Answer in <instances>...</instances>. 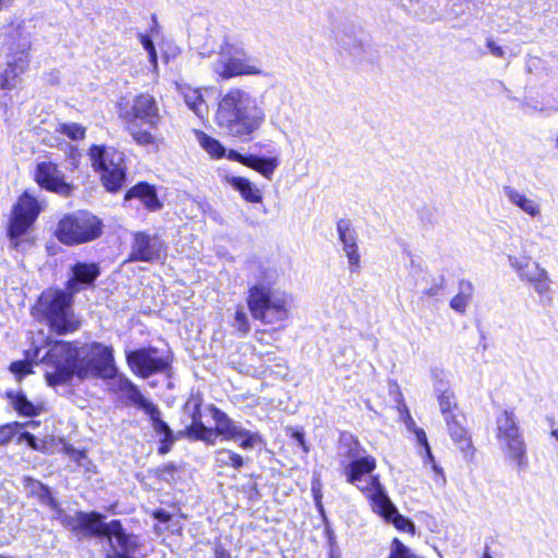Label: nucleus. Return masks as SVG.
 I'll list each match as a JSON object with an SVG mask.
<instances>
[{
  "mask_svg": "<svg viewBox=\"0 0 558 558\" xmlns=\"http://www.w3.org/2000/svg\"><path fill=\"white\" fill-rule=\"evenodd\" d=\"M435 396L438 401L440 413L444 418L450 415H456L457 401L453 391L449 388L448 384L444 380H437L434 385Z\"/></svg>",
  "mask_w": 558,
  "mask_h": 558,
  "instance_id": "a878e982",
  "label": "nucleus"
},
{
  "mask_svg": "<svg viewBox=\"0 0 558 558\" xmlns=\"http://www.w3.org/2000/svg\"><path fill=\"white\" fill-rule=\"evenodd\" d=\"M58 131L73 141H78L84 138L86 130L81 124L72 122L60 124Z\"/></svg>",
  "mask_w": 558,
  "mask_h": 558,
  "instance_id": "58836bf2",
  "label": "nucleus"
},
{
  "mask_svg": "<svg viewBox=\"0 0 558 558\" xmlns=\"http://www.w3.org/2000/svg\"><path fill=\"white\" fill-rule=\"evenodd\" d=\"M180 94L182 95L184 102L186 106L201 119H203L208 113V107L201 94V90L197 88H192L190 86H179L178 87Z\"/></svg>",
  "mask_w": 558,
  "mask_h": 558,
  "instance_id": "c85d7f7f",
  "label": "nucleus"
},
{
  "mask_svg": "<svg viewBox=\"0 0 558 558\" xmlns=\"http://www.w3.org/2000/svg\"><path fill=\"white\" fill-rule=\"evenodd\" d=\"M410 549L404 546L398 538L392 541L389 558H410Z\"/></svg>",
  "mask_w": 558,
  "mask_h": 558,
  "instance_id": "49530a36",
  "label": "nucleus"
},
{
  "mask_svg": "<svg viewBox=\"0 0 558 558\" xmlns=\"http://www.w3.org/2000/svg\"><path fill=\"white\" fill-rule=\"evenodd\" d=\"M539 272L541 274L535 275L527 282L538 295H544L550 290V280L545 268H542Z\"/></svg>",
  "mask_w": 558,
  "mask_h": 558,
  "instance_id": "e433bc0d",
  "label": "nucleus"
},
{
  "mask_svg": "<svg viewBox=\"0 0 558 558\" xmlns=\"http://www.w3.org/2000/svg\"><path fill=\"white\" fill-rule=\"evenodd\" d=\"M10 371L21 380L24 376L32 373V364L27 361H16L10 365Z\"/></svg>",
  "mask_w": 558,
  "mask_h": 558,
  "instance_id": "a18cd8bd",
  "label": "nucleus"
},
{
  "mask_svg": "<svg viewBox=\"0 0 558 558\" xmlns=\"http://www.w3.org/2000/svg\"><path fill=\"white\" fill-rule=\"evenodd\" d=\"M131 135L133 140L142 146L153 145L156 142L155 136L146 130H132Z\"/></svg>",
  "mask_w": 558,
  "mask_h": 558,
  "instance_id": "c03bdc74",
  "label": "nucleus"
},
{
  "mask_svg": "<svg viewBox=\"0 0 558 558\" xmlns=\"http://www.w3.org/2000/svg\"><path fill=\"white\" fill-rule=\"evenodd\" d=\"M7 397L20 415L34 416L38 414L37 408L27 400L22 391H8Z\"/></svg>",
  "mask_w": 558,
  "mask_h": 558,
  "instance_id": "72a5a7b5",
  "label": "nucleus"
},
{
  "mask_svg": "<svg viewBox=\"0 0 558 558\" xmlns=\"http://www.w3.org/2000/svg\"><path fill=\"white\" fill-rule=\"evenodd\" d=\"M474 294V286L471 281L462 279L458 283V292L450 300V307L458 314H465Z\"/></svg>",
  "mask_w": 558,
  "mask_h": 558,
  "instance_id": "cd10ccee",
  "label": "nucleus"
},
{
  "mask_svg": "<svg viewBox=\"0 0 558 558\" xmlns=\"http://www.w3.org/2000/svg\"><path fill=\"white\" fill-rule=\"evenodd\" d=\"M227 158L230 159V160H234V161H238L244 166H247V162H248V159H250V155L248 156H244L242 154H240L239 151L236 150H229L228 154H227Z\"/></svg>",
  "mask_w": 558,
  "mask_h": 558,
  "instance_id": "603ef678",
  "label": "nucleus"
},
{
  "mask_svg": "<svg viewBox=\"0 0 558 558\" xmlns=\"http://www.w3.org/2000/svg\"><path fill=\"white\" fill-rule=\"evenodd\" d=\"M51 510L54 511V519L59 520L62 525H64L65 527L72 530V531H75V532H80L81 533V511L77 512L75 515H70V514H66L59 506V504H57V508H52Z\"/></svg>",
  "mask_w": 558,
  "mask_h": 558,
  "instance_id": "c9c22d12",
  "label": "nucleus"
},
{
  "mask_svg": "<svg viewBox=\"0 0 558 558\" xmlns=\"http://www.w3.org/2000/svg\"><path fill=\"white\" fill-rule=\"evenodd\" d=\"M233 327L242 335H246L250 331V322L242 305L236 306Z\"/></svg>",
  "mask_w": 558,
  "mask_h": 558,
  "instance_id": "ea45409f",
  "label": "nucleus"
},
{
  "mask_svg": "<svg viewBox=\"0 0 558 558\" xmlns=\"http://www.w3.org/2000/svg\"><path fill=\"white\" fill-rule=\"evenodd\" d=\"M120 114L128 120H140L150 129H157L161 116L155 98L149 94H140L135 96L130 106V101L121 98L119 104Z\"/></svg>",
  "mask_w": 558,
  "mask_h": 558,
  "instance_id": "ddd939ff",
  "label": "nucleus"
},
{
  "mask_svg": "<svg viewBox=\"0 0 558 558\" xmlns=\"http://www.w3.org/2000/svg\"><path fill=\"white\" fill-rule=\"evenodd\" d=\"M175 471V466L171 463H168L157 469L156 474L160 480L170 483L174 480Z\"/></svg>",
  "mask_w": 558,
  "mask_h": 558,
  "instance_id": "09e8293b",
  "label": "nucleus"
},
{
  "mask_svg": "<svg viewBox=\"0 0 558 558\" xmlns=\"http://www.w3.org/2000/svg\"><path fill=\"white\" fill-rule=\"evenodd\" d=\"M165 255L166 246L160 238L146 232L134 233L130 253L131 260L151 263L161 259Z\"/></svg>",
  "mask_w": 558,
  "mask_h": 558,
  "instance_id": "dca6fc26",
  "label": "nucleus"
},
{
  "mask_svg": "<svg viewBox=\"0 0 558 558\" xmlns=\"http://www.w3.org/2000/svg\"><path fill=\"white\" fill-rule=\"evenodd\" d=\"M550 436L558 442V427L551 428Z\"/></svg>",
  "mask_w": 558,
  "mask_h": 558,
  "instance_id": "052dcab7",
  "label": "nucleus"
},
{
  "mask_svg": "<svg viewBox=\"0 0 558 558\" xmlns=\"http://www.w3.org/2000/svg\"><path fill=\"white\" fill-rule=\"evenodd\" d=\"M66 453L70 456L71 460L76 462L78 466L83 468L86 472L93 471L94 464L87 458L86 453L81 450H75L74 448L66 447Z\"/></svg>",
  "mask_w": 558,
  "mask_h": 558,
  "instance_id": "a19ab883",
  "label": "nucleus"
},
{
  "mask_svg": "<svg viewBox=\"0 0 558 558\" xmlns=\"http://www.w3.org/2000/svg\"><path fill=\"white\" fill-rule=\"evenodd\" d=\"M213 418L215 428L206 427L201 421L199 405L196 404L192 414V424L186 429L187 436L214 445L217 436L220 435L226 440L239 441V447L243 450H251L263 444V438L257 432L244 428L219 409L213 410Z\"/></svg>",
  "mask_w": 558,
  "mask_h": 558,
  "instance_id": "20e7f679",
  "label": "nucleus"
},
{
  "mask_svg": "<svg viewBox=\"0 0 558 558\" xmlns=\"http://www.w3.org/2000/svg\"><path fill=\"white\" fill-rule=\"evenodd\" d=\"M362 489L371 500L374 512L383 517L387 522H391L399 531L414 534V523L398 512V509L386 494L379 476H372L371 484Z\"/></svg>",
  "mask_w": 558,
  "mask_h": 558,
  "instance_id": "9d476101",
  "label": "nucleus"
},
{
  "mask_svg": "<svg viewBox=\"0 0 558 558\" xmlns=\"http://www.w3.org/2000/svg\"><path fill=\"white\" fill-rule=\"evenodd\" d=\"M31 43L26 38L12 40L7 47V69L0 75L1 89H13L21 83V74L28 68Z\"/></svg>",
  "mask_w": 558,
  "mask_h": 558,
  "instance_id": "f8f14e48",
  "label": "nucleus"
},
{
  "mask_svg": "<svg viewBox=\"0 0 558 558\" xmlns=\"http://www.w3.org/2000/svg\"><path fill=\"white\" fill-rule=\"evenodd\" d=\"M154 517L160 522H168L171 519V515L165 510L155 511Z\"/></svg>",
  "mask_w": 558,
  "mask_h": 558,
  "instance_id": "13d9d810",
  "label": "nucleus"
},
{
  "mask_svg": "<svg viewBox=\"0 0 558 558\" xmlns=\"http://www.w3.org/2000/svg\"><path fill=\"white\" fill-rule=\"evenodd\" d=\"M35 180L39 186L62 196L69 195L72 191V186L65 182L62 171L50 161L37 165Z\"/></svg>",
  "mask_w": 558,
  "mask_h": 558,
  "instance_id": "a211bd4d",
  "label": "nucleus"
},
{
  "mask_svg": "<svg viewBox=\"0 0 558 558\" xmlns=\"http://www.w3.org/2000/svg\"><path fill=\"white\" fill-rule=\"evenodd\" d=\"M211 66L222 80L262 74L260 66L256 61L246 57L242 48L227 41L221 46Z\"/></svg>",
  "mask_w": 558,
  "mask_h": 558,
  "instance_id": "1a4fd4ad",
  "label": "nucleus"
},
{
  "mask_svg": "<svg viewBox=\"0 0 558 558\" xmlns=\"http://www.w3.org/2000/svg\"><path fill=\"white\" fill-rule=\"evenodd\" d=\"M543 267H541V265L538 263L530 264V266L526 268V270H524V272H522L520 279L529 281L535 275L541 274L539 271Z\"/></svg>",
  "mask_w": 558,
  "mask_h": 558,
  "instance_id": "3c124183",
  "label": "nucleus"
},
{
  "mask_svg": "<svg viewBox=\"0 0 558 558\" xmlns=\"http://www.w3.org/2000/svg\"><path fill=\"white\" fill-rule=\"evenodd\" d=\"M126 362L133 373L143 378L165 372L170 364L168 356L159 355L156 348H144L126 352Z\"/></svg>",
  "mask_w": 558,
  "mask_h": 558,
  "instance_id": "4468645a",
  "label": "nucleus"
},
{
  "mask_svg": "<svg viewBox=\"0 0 558 558\" xmlns=\"http://www.w3.org/2000/svg\"><path fill=\"white\" fill-rule=\"evenodd\" d=\"M54 234L66 245L89 242L101 234V221L90 213L76 211L59 221Z\"/></svg>",
  "mask_w": 558,
  "mask_h": 558,
  "instance_id": "6e6552de",
  "label": "nucleus"
},
{
  "mask_svg": "<svg viewBox=\"0 0 558 558\" xmlns=\"http://www.w3.org/2000/svg\"><path fill=\"white\" fill-rule=\"evenodd\" d=\"M147 411L145 413L149 416L153 429L157 436L160 437V447L158 452L166 454L170 451L174 436L169 425L161 418V413L155 404H147Z\"/></svg>",
  "mask_w": 558,
  "mask_h": 558,
  "instance_id": "aec40b11",
  "label": "nucleus"
},
{
  "mask_svg": "<svg viewBox=\"0 0 558 558\" xmlns=\"http://www.w3.org/2000/svg\"><path fill=\"white\" fill-rule=\"evenodd\" d=\"M312 493H313L314 500L323 499L322 483L318 478H315L312 482Z\"/></svg>",
  "mask_w": 558,
  "mask_h": 558,
  "instance_id": "6e6d98bb",
  "label": "nucleus"
},
{
  "mask_svg": "<svg viewBox=\"0 0 558 558\" xmlns=\"http://www.w3.org/2000/svg\"><path fill=\"white\" fill-rule=\"evenodd\" d=\"M131 198H138L142 204L151 211L159 210L162 207L155 187L145 182H140L128 191L125 199Z\"/></svg>",
  "mask_w": 558,
  "mask_h": 558,
  "instance_id": "b1692460",
  "label": "nucleus"
},
{
  "mask_svg": "<svg viewBox=\"0 0 558 558\" xmlns=\"http://www.w3.org/2000/svg\"><path fill=\"white\" fill-rule=\"evenodd\" d=\"M73 277L68 281V289L72 294L80 291V284H92L99 276L97 264L76 263L72 267Z\"/></svg>",
  "mask_w": 558,
  "mask_h": 558,
  "instance_id": "5701e85b",
  "label": "nucleus"
},
{
  "mask_svg": "<svg viewBox=\"0 0 558 558\" xmlns=\"http://www.w3.org/2000/svg\"><path fill=\"white\" fill-rule=\"evenodd\" d=\"M135 385L126 377L124 376H120L119 377V383H118V389L120 392H122L123 395L125 392H128L129 389H131L132 387H134Z\"/></svg>",
  "mask_w": 558,
  "mask_h": 558,
  "instance_id": "864d4df0",
  "label": "nucleus"
},
{
  "mask_svg": "<svg viewBox=\"0 0 558 558\" xmlns=\"http://www.w3.org/2000/svg\"><path fill=\"white\" fill-rule=\"evenodd\" d=\"M138 38H140L142 46L148 53L149 62L151 63L154 71H156L158 68L157 51H156L153 40L150 39L149 36L144 35V34H140Z\"/></svg>",
  "mask_w": 558,
  "mask_h": 558,
  "instance_id": "37998d69",
  "label": "nucleus"
},
{
  "mask_svg": "<svg viewBox=\"0 0 558 558\" xmlns=\"http://www.w3.org/2000/svg\"><path fill=\"white\" fill-rule=\"evenodd\" d=\"M135 385L126 377L124 376H120L119 377V383H118V389L120 392H122L123 395L125 392H128L129 389H131L132 387H134Z\"/></svg>",
  "mask_w": 558,
  "mask_h": 558,
  "instance_id": "5fc2aeb1",
  "label": "nucleus"
},
{
  "mask_svg": "<svg viewBox=\"0 0 558 558\" xmlns=\"http://www.w3.org/2000/svg\"><path fill=\"white\" fill-rule=\"evenodd\" d=\"M36 349L35 357L45 367V378L49 386L65 385L74 376L80 379L90 377H112L114 366L113 349L99 342L78 345L77 342L54 341L43 355Z\"/></svg>",
  "mask_w": 558,
  "mask_h": 558,
  "instance_id": "f257e3e1",
  "label": "nucleus"
},
{
  "mask_svg": "<svg viewBox=\"0 0 558 558\" xmlns=\"http://www.w3.org/2000/svg\"><path fill=\"white\" fill-rule=\"evenodd\" d=\"M23 424L17 422L4 424L0 426V445H7L11 441L17 434V444H22L26 441L27 445L33 449H38V445L34 435L28 432L20 433V429L23 427Z\"/></svg>",
  "mask_w": 558,
  "mask_h": 558,
  "instance_id": "bb28decb",
  "label": "nucleus"
},
{
  "mask_svg": "<svg viewBox=\"0 0 558 558\" xmlns=\"http://www.w3.org/2000/svg\"><path fill=\"white\" fill-rule=\"evenodd\" d=\"M217 125L228 135L250 140L266 121L263 101L242 88L221 96L215 114Z\"/></svg>",
  "mask_w": 558,
  "mask_h": 558,
  "instance_id": "7ed1b4c3",
  "label": "nucleus"
},
{
  "mask_svg": "<svg viewBox=\"0 0 558 558\" xmlns=\"http://www.w3.org/2000/svg\"><path fill=\"white\" fill-rule=\"evenodd\" d=\"M496 438L506 457L518 469L527 465L526 444L513 410L502 409L496 414Z\"/></svg>",
  "mask_w": 558,
  "mask_h": 558,
  "instance_id": "423d86ee",
  "label": "nucleus"
},
{
  "mask_svg": "<svg viewBox=\"0 0 558 558\" xmlns=\"http://www.w3.org/2000/svg\"><path fill=\"white\" fill-rule=\"evenodd\" d=\"M245 271L251 280L246 302L253 318L268 325L286 322L293 307V296L272 288L275 271L257 258L246 260Z\"/></svg>",
  "mask_w": 558,
  "mask_h": 558,
  "instance_id": "f03ea898",
  "label": "nucleus"
},
{
  "mask_svg": "<svg viewBox=\"0 0 558 558\" xmlns=\"http://www.w3.org/2000/svg\"><path fill=\"white\" fill-rule=\"evenodd\" d=\"M278 166L279 161L276 157L265 158L257 155H250L246 167L259 172L264 178L270 180Z\"/></svg>",
  "mask_w": 558,
  "mask_h": 558,
  "instance_id": "2f4dec72",
  "label": "nucleus"
},
{
  "mask_svg": "<svg viewBox=\"0 0 558 558\" xmlns=\"http://www.w3.org/2000/svg\"><path fill=\"white\" fill-rule=\"evenodd\" d=\"M105 517L97 512H82L81 511V533L87 536H102L107 537L110 533V522H104Z\"/></svg>",
  "mask_w": 558,
  "mask_h": 558,
  "instance_id": "393cba45",
  "label": "nucleus"
},
{
  "mask_svg": "<svg viewBox=\"0 0 558 558\" xmlns=\"http://www.w3.org/2000/svg\"><path fill=\"white\" fill-rule=\"evenodd\" d=\"M215 464L218 468L240 470L244 465V458L230 449L222 448L215 452Z\"/></svg>",
  "mask_w": 558,
  "mask_h": 558,
  "instance_id": "473e14b6",
  "label": "nucleus"
},
{
  "mask_svg": "<svg viewBox=\"0 0 558 558\" xmlns=\"http://www.w3.org/2000/svg\"><path fill=\"white\" fill-rule=\"evenodd\" d=\"M92 167L100 174L104 186L116 192L125 180L124 154L114 147L92 145L88 149Z\"/></svg>",
  "mask_w": 558,
  "mask_h": 558,
  "instance_id": "0eeeda50",
  "label": "nucleus"
},
{
  "mask_svg": "<svg viewBox=\"0 0 558 558\" xmlns=\"http://www.w3.org/2000/svg\"><path fill=\"white\" fill-rule=\"evenodd\" d=\"M444 420L452 441L461 451L469 454L472 451V440L469 430L464 427V417L456 414Z\"/></svg>",
  "mask_w": 558,
  "mask_h": 558,
  "instance_id": "4be33fe9",
  "label": "nucleus"
},
{
  "mask_svg": "<svg viewBox=\"0 0 558 558\" xmlns=\"http://www.w3.org/2000/svg\"><path fill=\"white\" fill-rule=\"evenodd\" d=\"M228 183L239 193L241 196L250 203H260L263 197L260 191L246 178L243 177H230L227 179Z\"/></svg>",
  "mask_w": 558,
  "mask_h": 558,
  "instance_id": "c756f323",
  "label": "nucleus"
},
{
  "mask_svg": "<svg viewBox=\"0 0 558 558\" xmlns=\"http://www.w3.org/2000/svg\"><path fill=\"white\" fill-rule=\"evenodd\" d=\"M403 423L407 427L408 430L410 432H414L415 429H417L418 427L416 426L415 424V421L413 420V417L411 416V414L409 413V411H405V415L403 417Z\"/></svg>",
  "mask_w": 558,
  "mask_h": 558,
  "instance_id": "4d7b16f0",
  "label": "nucleus"
},
{
  "mask_svg": "<svg viewBox=\"0 0 558 558\" xmlns=\"http://www.w3.org/2000/svg\"><path fill=\"white\" fill-rule=\"evenodd\" d=\"M337 233L341 248L348 260V268L351 274L361 271V254L359 248L357 232L349 219H340L337 222Z\"/></svg>",
  "mask_w": 558,
  "mask_h": 558,
  "instance_id": "f3484780",
  "label": "nucleus"
},
{
  "mask_svg": "<svg viewBox=\"0 0 558 558\" xmlns=\"http://www.w3.org/2000/svg\"><path fill=\"white\" fill-rule=\"evenodd\" d=\"M25 488L29 495L37 497L41 505L48 506L50 509L57 508V500L51 496L50 489L43 483L26 477Z\"/></svg>",
  "mask_w": 558,
  "mask_h": 558,
  "instance_id": "7c9ffc66",
  "label": "nucleus"
},
{
  "mask_svg": "<svg viewBox=\"0 0 558 558\" xmlns=\"http://www.w3.org/2000/svg\"><path fill=\"white\" fill-rule=\"evenodd\" d=\"M376 468V460L372 456H365L360 459H354L344 466V475L347 482L355 485L361 492L371 484L368 480L367 485L361 486L359 483L362 481L363 475L371 474ZM373 475L369 476L372 478Z\"/></svg>",
  "mask_w": 558,
  "mask_h": 558,
  "instance_id": "412c9836",
  "label": "nucleus"
},
{
  "mask_svg": "<svg viewBox=\"0 0 558 558\" xmlns=\"http://www.w3.org/2000/svg\"><path fill=\"white\" fill-rule=\"evenodd\" d=\"M109 529L106 558H136L135 554L141 546L138 537L126 533L119 520H111Z\"/></svg>",
  "mask_w": 558,
  "mask_h": 558,
  "instance_id": "2eb2a0df",
  "label": "nucleus"
},
{
  "mask_svg": "<svg viewBox=\"0 0 558 558\" xmlns=\"http://www.w3.org/2000/svg\"><path fill=\"white\" fill-rule=\"evenodd\" d=\"M413 434L415 435L417 444H420L424 447L425 462H430L434 471L442 475L441 469H439L438 465L434 461V456L432 453V450H430V447H429V444H428V440H427L424 429L418 427L417 429H415L413 432Z\"/></svg>",
  "mask_w": 558,
  "mask_h": 558,
  "instance_id": "4c0bfd02",
  "label": "nucleus"
},
{
  "mask_svg": "<svg viewBox=\"0 0 558 558\" xmlns=\"http://www.w3.org/2000/svg\"><path fill=\"white\" fill-rule=\"evenodd\" d=\"M41 207L38 201L28 192H24L12 209L9 225V235L14 248H20L27 241H21L20 238L26 233L38 217Z\"/></svg>",
  "mask_w": 558,
  "mask_h": 558,
  "instance_id": "9b49d317",
  "label": "nucleus"
},
{
  "mask_svg": "<svg viewBox=\"0 0 558 558\" xmlns=\"http://www.w3.org/2000/svg\"><path fill=\"white\" fill-rule=\"evenodd\" d=\"M196 137L199 145L215 158L222 157L226 154L225 147L216 138L207 135L204 132L197 131Z\"/></svg>",
  "mask_w": 558,
  "mask_h": 558,
  "instance_id": "f704fd0d",
  "label": "nucleus"
},
{
  "mask_svg": "<svg viewBox=\"0 0 558 558\" xmlns=\"http://www.w3.org/2000/svg\"><path fill=\"white\" fill-rule=\"evenodd\" d=\"M314 501H315V506H316L317 510L319 511V513L324 515V507H323L322 499H316Z\"/></svg>",
  "mask_w": 558,
  "mask_h": 558,
  "instance_id": "bf43d9fd",
  "label": "nucleus"
},
{
  "mask_svg": "<svg viewBox=\"0 0 558 558\" xmlns=\"http://www.w3.org/2000/svg\"><path fill=\"white\" fill-rule=\"evenodd\" d=\"M72 295L71 292L61 290H47L38 300V311L43 313L51 329L59 335L73 332L80 326L73 313Z\"/></svg>",
  "mask_w": 558,
  "mask_h": 558,
  "instance_id": "39448f33",
  "label": "nucleus"
},
{
  "mask_svg": "<svg viewBox=\"0 0 558 558\" xmlns=\"http://www.w3.org/2000/svg\"><path fill=\"white\" fill-rule=\"evenodd\" d=\"M483 558H493V557L489 555V553H488V551H485V554H484Z\"/></svg>",
  "mask_w": 558,
  "mask_h": 558,
  "instance_id": "0e129e2a",
  "label": "nucleus"
},
{
  "mask_svg": "<svg viewBox=\"0 0 558 558\" xmlns=\"http://www.w3.org/2000/svg\"><path fill=\"white\" fill-rule=\"evenodd\" d=\"M130 402L137 405L140 409L147 411V404H154L149 400L145 399L141 393L140 389L134 386L123 395Z\"/></svg>",
  "mask_w": 558,
  "mask_h": 558,
  "instance_id": "79ce46f5",
  "label": "nucleus"
},
{
  "mask_svg": "<svg viewBox=\"0 0 558 558\" xmlns=\"http://www.w3.org/2000/svg\"><path fill=\"white\" fill-rule=\"evenodd\" d=\"M13 0H0V10L7 8Z\"/></svg>",
  "mask_w": 558,
  "mask_h": 558,
  "instance_id": "680f3d73",
  "label": "nucleus"
},
{
  "mask_svg": "<svg viewBox=\"0 0 558 558\" xmlns=\"http://www.w3.org/2000/svg\"><path fill=\"white\" fill-rule=\"evenodd\" d=\"M504 195L507 201L512 205L519 208L522 213L527 215L531 218H537L541 216L542 206L541 203L534 198L525 194L524 192L519 191L518 189L506 185L502 189Z\"/></svg>",
  "mask_w": 558,
  "mask_h": 558,
  "instance_id": "6ab92c4d",
  "label": "nucleus"
},
{
  "mask_svg": "<svg viewBox=\"0 0 558 558\" xmlns=\"http://www.w3.org/2000/svg\"><path fill=\"white\" fill-rule=\"evenodd\" d=\"M486 47L488 48L489 52L496 57V58H505L506 51L505 49L499 46L492 37H488L486 39Z\"/></svg>",
  "mask_w": 558,
  "mask_h": 558,
  "instance_id": "8fccbe9b",
  "label": "nucleus"
},
{
  "mask_svg": "<svg viewBox=\"0 0 558 558\" xmlns=\"http://www.w3.org/2000/svg\"><path fill=\"white\" fill-rule=\"evenodd\" d=\"M296 439L300 441V444L304 447V439L303 435L301 433L295 434Z\"/></svg>",
  "mask_w": 558,
  "mask_h": 558,
  "instance_id": "e2e57ef3",
  "label": "nucleus"
},
{
  "mask_svg": "<svg viewBox=\"0 0 558 558\" xmlns=\"http://www.w3.org/2000/svg\"><path fill=\"white\" fill-rule=\"evenodd\" d=\"M509 265L515 270L519 278L521 277L522 272L526 270V268L530 266V260L527 258H520L513 255H509L508 257Z\"/></svg>",
  "mask_w": 558,
  "mask_h": 558,
  "instance_id": "de8ad7c7",
  "label": "nucleus"
}]
</instances>
